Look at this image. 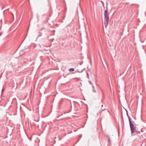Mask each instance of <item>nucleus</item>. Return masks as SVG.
I'll return each instance as SVG.
<instances>
[{
	"label": "nucleus",
	"mask_w": 146,
	"mask_h": 146,
	"mask_svg": "<svg viewBox=\"0 0 146 146\" xmlns=\"http://www.w3.org/2000/svg\"><path fill=\"white\" fill-rule=\"evenodd\" d=\"M109 13L108 12L107 10H105L104 13V24L106 27L108 26L109 22Z\"/></svg>",
	"instance_id": "f257e3e1"
},
{
	"label": "nucleus",
	"mask_w": 146,
	"mask_h": 146,
	"mask_svg": "<svg viewBox=\"0 0 146 146\" xmlns=\"http://www.w3.org/2000/svg\"><path fill=\"white\" fill-rule=\"evenodd\" d=\"M108 141L109 142H110V137H108Z\"/></svg>",
	"instance_id": "20e7f679"
},
{
	"label": "nucleus",
	"mask_w": 146,
	"mask_h": 146,
	"mask_svg": "<svg viewBox=\"0 0 146 146\" xmlns=\"http://www.w3.org/2000/svg\"><path fill=\"white\" fill-rule=\"evenodd\" d=\"M101 2L103 4H104L103 2L102 1H101Z\"/></svg>",
	"instance_id": "1a4fd4ad"
},
{
	"label": "nucleus",
	"mask_w": 146,
	"mask_h": 146,
	"mask_svg": "<svg viewBox=\"0 0 146 146\" xmlns=\"http://www.w3.org/2000/svg\"><path fill=\"white\" fill-rule=\"evenodd\" d=\"M12 15H13V14H12Z\"/></svg>",
	"instance_id": "9d476101"
},
{
	"label": "nucleus",
	"mask_w": 146,
	"mask_h": 146,
	"mask_svg": "<svg viewBox=\"0 0 146 146\" xmlns=\"http://www.w3.org/2000/svg\"><path fill=\"white\" fill-rule=\"evenodd\" d=\"M87 74V76H88V73Z\"/></svg>",
	"instance_id": "6e6552de"
},
{
	"label": "nucleus",
	"mask_w": 146,
	"mask_h": 146,
	"mask_svg": "<svg viewBox=\"0 0 146 146\" xmlns=\"http://www.w3.org/2000/svg\"><path fill=\"white\" fill-rule=\"evenodd\" d=\"M127 115L129 119L131 133V134H133L135 133V131H136V127L131 122L130 117L128 115L127 113Z\"/></svg>",
	"instance_id": "f03ea898"
},
{
	"label": "nucleus",
	"mask_w": 146,
	"mask_h": 146,
	"mask_svg": "<svg viewBox=\"0 0 146 146\" xmlns=\"http://www.w3.org/2000/svg\"><path fill=\"white\" fill-rule=\"evenodd\" d=\"M70 72H73L74 71V69L73 68H71L69 70Z\"/></svg>",
	"instance_id": "7ed1b4c3"
},
{
	"label": "nucleus",
	"mask_w": 146,
	"mask_h": 146,
	"mask_svg": "<svg viewBox=\"0 0 146 146\" xmlns=\"http://www.w3.org/2000/svg\"><path fill=\"white\" fill-rule=\"evenodd\" d=\"M136 131V132H137V133H140V132L139 131Z\"/></svg>",
	"instance_id": "39448f33"
},
{
	"label": "nucleus",
	"mask_w": 146,
	"mask_h": 146,
	"mask_svg": "<svg viewBox=\"0 0 146 146\" xmlns=\"http://www.w3.org/2000/svg\"><path fill=\"white\" fill-rule=\"evenodd\" d=\"M3 89H2V90H1V91H2V92H3Z\"/></svg>",
	"instance_id": "0eeeda50"
},
{
	"label": "nucleus",
	"mask_w": 146,
	"mask_h": 146,
	"mask_svg": "<svg viewBox=\"0 0 146 146\" xmlns=\"http://www.w3.org/2000/svg\"><path fill=\"white\" fill-rule=\"evenodd\" d=\"M1 94L2 95L3 94V92H1Z\"/></svg>",
	"instance_id": "423d86ee"
}]
</instances>
